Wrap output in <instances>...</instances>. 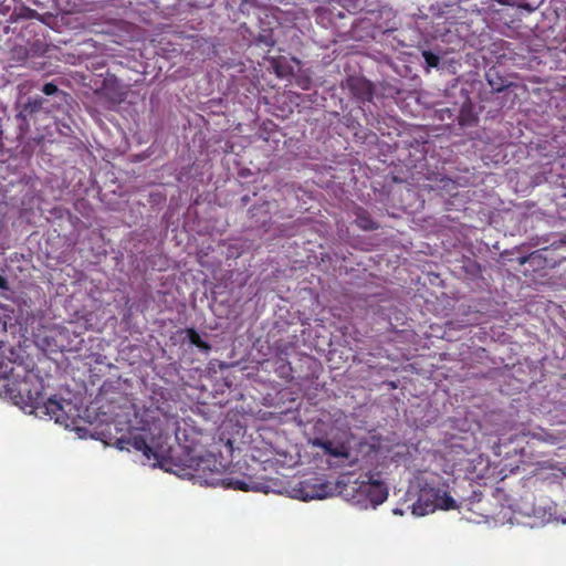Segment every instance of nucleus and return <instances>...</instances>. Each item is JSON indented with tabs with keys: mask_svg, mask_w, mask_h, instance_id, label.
<instances>
[{
	"mask_svg": "<svg viewBox=\"0 0 566 566\" xmlns=\"http://www.w3.org/2000/svg\"><path fill=\"white\" fill-rule=\"evenodd\" d=\"M0 378L7 381V394L22 408L30 407L36 412L45 400L43 379L33 370L15 367L11 361H0Z\"/></svg>",
	"mask_w": 566,
	"mask_h": 566,
	"instance_id": "nucleus-1",
	"label": "nucleus"
},
{
	"mask_svg": "<svg viewBox=\"0 0 566 566\" xmlns=\"http://www.w3.org/2000/svg\"><path fill=\"white\" fill-rule=\"evenodd\" d=\"M437 509L454 510L457 509L455 501L444 488H423L417 502L412 505V513L418 516H424Z\"/></svg>",
	"mask_w": 566,
	"mask_h": 566,
	"instance_id": "nucleus-2",
	"label": "nucleus"
},
{
	"mask_svg": "<svg viewBox=\"0 0 566 566\" xmlns=\"http://www.w3.org/2000/svg\"><path fill=\"white\" fill-rule=\"evenodd\" d=\"M352 490L356 493L358 502L367 501L374 507L384 503L388 497V489L379 480V474L366 473L354 482Z\"/></svg>",
	"mask_w": 566,
	"mask_h": 566,
	"instance_id": "nucleus-3",
	"label": "nucleus"
},
{
	"mask_svg": "<svg viewBox=\"0 0 566 566\" xmlns=\"http://www.w3.org/2000/svg\"><path fill=\"white\" fill-rule=\"evenodd\" d=\"M72 408L71 401L49 398L44 400L36 413L49 416L55 423L69 427L73 423V417L69 413Z\"/></svg>",
	"mask_w": 566,
	"mask_h": 566,
	"instance_id": "nucleus-4",
	"label": "nucleus"
},
{
	"mask_svg": "<svg viewBox=\"0 0 566 566\" xmlns=\"http://www.w3.org/2000/svg\"><path fill=\"white\" fill-rule=\"evenodd\" d=\"M45 98L41 96L29 97L25 102L19 104V111L15 115L18 122L19 135L24 136L30 130V119L44 108Z\"/></svg>",
	"mask_w": 566,
	"mask_h": 566,
	"instance_id": "nucleus-5",
	"label": "nucleus"
},
{
	"mask_svg": "<svg viewBox=\"0 0 566 566\" xmlns=\"http://www.w3.org/2000/svg\"><path fill=\"white\" fill-rule=\"evenodd\" d=\"M347 87L350 94L359 102H370L374 96V85L361 76H349Z\"/></svg>",
	"mask_w": 566,
	"mask_h": 566,
	"instance_id": "nucleus-6",
	"label": "nucleus"
},
{
	"mask_svg": "<svg viewBox=\"0 0 566 566\" xmlns=\"http://www.w3.org/2000/svg\"><path fill=\"white\" fill-rule=\"evenodd\" d=\"M313 446L321 448L325 454L334 457L348 459L349 458V447L346 441H332L327 438H315L313 440Z\"/></svg>",
	"mask_w": 566,
	"mask_h": 566,
	"instance_id": "nucleus-7",
	"label": "nucleus"
},
{
	"mask_svg": "<svg viewBox=\"0 0 566 566\" xmlns=\"http://www.w3.org/2000/svg\"><path fill=\"white\" fill-rule=\"evenodd\" d=\"M220 485L224 489H232L238 491H254V492H264L266 493V486L264 483L253 481L251 478L249 479H238V478H223L220 480Z\"/></svg>",
	"mask_w": 566,
	"mask_h": 566,
	"instance_id": "nucleus-8",
	"label": "nucleus"
},
{
	"mask_svg": "<svg viewBox=\"0 0 566 566\" xmlns=\"http://www.w3.org/2000/svg\"><path fill=\"white\" fill-rule=\"evenodd\" d=\"M128 444L136 451L143 452L147 459H159L160 454L156 448L147 442V438L144 434L137 433L132 434L128 440Z\"/></svg>",
	"mask_w": 566,
	"mask_h": 566,
	"instance_id": "nucleus-9",
	"label": "nucleus"
},
{
	"mask_svg": "<svg viewBox=\"0 0 566 566\" xmlns=\"http://www.w3.org/2000/svg\"><path fill=\"white\" fill-rule=\"evenodd\" d=\"M355 214V223L359 229L364 231H374L379 229V223L371 218L367 210L358 208Z\"/></svg>",
	"mask_w": 566,
	"mask_h": 566,
	"instance_id": "nucleus-10",
	"label": "nucleus"
},
{
	"mask_svg": "<svg viewBox=\"0 0 566 566\" xmlns=\"http://www.w3.org/2000/svg\"><path fill=\"white\" fill-rule=\"evenodd\" d=\"M485 77L493 92H502L509 86L506 78H504L495 69H490L486 72Z\"/></svg>",
	"mask_w": 566,
	"mask_h": 566,
	"instance_id": "nucleus-11",
	"label": "nucleus"
},
{
	"mask_svg": "<svg viewBox=\"0 0 566 566\" xmlns=\"http://www.w3.org/2000/svg\"><path fill=\"white\" fill-rule=\"evenodd\" d=\"M188 340L203 352H209L211 346L208 342L203 340L195 328H187L186 331Z\"/></svg>",
	"mask_w": 566,
	"mask_h": 566,
	"instance_id": "nucleus-12",
	"label": "nucleus"
},
{
	"mask_svg": "<svg viewBox=\"0 0 566 566\" xmlns=\"http://www.w3.org/2000/svg\"><path fill=\"white\" fill-rule=\"evenodd\" d=\"M332 486L328 483H321L319 485H314V490L311 494H307L304 500L308 499H324L331 494Z\"/></svg>",
	"mask_w": 566,
	"mask_h": 566,
	"instance_id": "nucleus-13",
	"label": "nucleus"
},
{
	"mask_svg": "<svg viewBox=\"0 0 566 566\" xmlns=\"http://www.w3.org/2000/svg\"><path fill=\"white\" fill-rule=\"evenodd\" d=\"M42 92L48 95V96H51V95H59L61 96L63 99L65 98L66 94L61 91L54 83L50 82V83H45L42 87Z\"/></svg>",
	"mask_w": 566,
	"mask_h": 566,
	"instance_id": "nucleus-14",
	"label": "nucleus"
},
{
	"mask_svg": "<svg viewBox=\"0 0 566 566\" xmlns=\"http://www.w3.org/2000/svg\"><path fill=\"white\" fill-rule=\"evenodd\" d=\"M422 56L429 67H438L440 57L431 51H423Z\"/></svg>",
	"mask_w": 566,
	"mask_h": 566,
	"instance_id": "nucleus-15",
	"label": "nucleus"
},
{
	"mask_svg": "<svg viewBox=\"0 0 566 566\" xmlns=\"http://www.w3.org/2000/svg\"><path fill=\"white\" fill-rule=\"evenodd\" d=\"M542 259L541 251H535L531 253L528 256L521 258V264H524L526 262L537 263L539 264V260Z\"/></svg>",
	"mask_w": 566,
	"mask_h": 566,
	"instance_id": "nucleus-16",
	"label": "nucleus"
},
{
	"mask_svg": "<svg viewBox=\"0 0 566 566\" xmlns=\"http://www.w3.org/2000/svg\"><path fill=\"white\" fill-rule=\"evenodd\" d=\"M191 461L193 462V461H195V459H191ZM205 463H206V460H203V459H198V460H196V467H195V470H196V471H199V470H201V469H202V470H205V469H206V467L203 465Z\"/></svg>",
	"mask_w": 566,
	"mask_h": 566,
	"instance_id": "nucleus-17",
	"label": "nucleus"
},
{
	"mask_svg": "<svg viewBox=\"0 0 566 566\" xmlns=\"http://www.w3.org/2000/svg\"><path fill=\"white\" fill-rule=\"evenodd\" d=\"M0 290H9L8 280L2 275H0Z\"/></svg>",
	"mask_w": 566,
	"mask_h": 566,
	"instance_id": "nucleus-18",
	"label": "nucleus"
},
{
	"mask_svg": "<svg viewBox=\"0 0 566 566\" xmlns=\"http://www.w3.org/2000/svg\"><path fill=\"white\" fill-rule=\"evenodd\" d=\"M3 129H2V119L0 118V138L2 137Z\"/></svg>",
	"mask_w": 566,
	"mask_h": 566,
	"instance_id": "nucleus-19",
	"label": "nucleus"
},
{
	"mask_svg": "<svg viewBox=\"0 0 566 566\" xmlns=\"http://www.w3.org/2000/svg\"><path fill=\"white\" fill-rule=\"evenodd\" d=\"M265 43H266L268 45H273V43H274V42H273V41H271V42L266 41Z\"/></svg>",
	"mask_w": 566,
	"mask_h": 566,
	"instance_id": "nucleus-20",
	"label": "nucleus"
}]
</instances>
